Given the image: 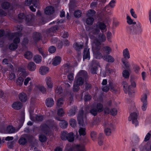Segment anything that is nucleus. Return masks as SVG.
<instances>
[{"mask_svg":"<svg viewBox=\"0 0 151 151\" xmlns=\"http://www.w3.org/2000/svg\"><path fill=\"white\" fill-rule=\"evenodd\" d=\"M121 60L126 68L128 69H129L130 66V64L129 62L127 61H126V60L124 58H122Z\"/></svg>","mask_w":151,"mask_h":151,"instance_id":"a19ab883","label":"nucleus"},{"mask_svg":"<svg viewBox=\"0 0 151 151\" xmlns=\"http://www.w3.org/2000/svg\"><path fill=\"white\" fill-rule=\"evenodd\" d=\"M98 26L99 28L101 29V31L102 32V31L104 30L106 27V26L105 24L102 22H99L98 24H96Z\"/></svg>","mask_w":151,"mask_h":151,"instance_id":"f704fd0d","label":"nucleus"},{"mask_svg":"<svg viewBox=\"0 0 151 151\" xmlns=\"http://www.w3.org/2000/svg\"><path fill=\"white\" fill-rule=\"evenodd\" d=\"M81 14L82 12L81 11L79 10H77L75 11L74 14V15L76 17L79 18L81 16Z\"/></svg>","mask_w":151,"mask_h":151,"instance_id":"603ef678","label":"nucleus"},{"mask_svg":"<svg viewBox=\"0 0 151 151\" xmlns=\"http://www.w3.org/2000/svg\"><path fill=\"white\" fill-rule=\"evenodd\" d=\"M34 16L33 14L26 15L25 20L27 22H32L34 19Z\"/></svg>","mask_w":151,"mask_h":151,"instance_id":"2f4dec72","label":"nucleus"},{"mask_svg":"<svg viewBox=\"0 0 151 151\" xmlns=\"http://www.w3.org/2000/svg\"><path fill=\"white\" fill-rule=\"evenodd\" d=\"M63 98L59 99L57 101V105L58 106H61L63 104Z\"/></svg>","mask_w":151,"mask_h":151,"instance_id":"680f3d73","label":"nucleus"},{"mask_svg":"<svg viewBox=\"0 0 151 151\" xmlns=\"http://www.w3.org/2000/svg\"><path fill=\"white\" fill-rule=\"evenodd\" d=\"M42 58L39 55H35L33 57V60L36 63H39L42 61Z\"/></svg>","mask_w":151,"mask_h":151,"instance_id":"473e14b6","label":"nucleus"},{"mask_svg":"<svg viewBox=\"0 0 151 151\" xmlns=\"http://www.w3.org/2000/svg\"><path fill=\"white\" fill-rule=\"evenodd\" d=\"M112 50L111 48L109 46H104L102 49V52L104 54H109Z\"/></svg>","mask_w":151,"mask_h":151,"instance_id":"f3484780","label":"nucleus"},{"mask_svg":"<svg viewBox=\"0 0 151 151\" xmlns=\"http://www.w3.org/2000/svg\"><path fill=\"white\" fill-rule=\"evenodd\" d=\"M58 29V27L55 25L47 30L46 33L48 36H52L53 35L54 33L56 32V31Z\"/></svg>","mask_w":151,"mask_h":151,"instance_id":"6e6552de","label":"nucleus"},{"mask_svg":"<svg viewBox=\"0 0 151 151\" xmlns=\"http://www.w3.org/2000/svg\"><path fill=\"white\" fill-rule=\"evenodd\" d=\"M85 87L86 91H87L91 88V85L88 82H86L85 84Z\"/></svg>","mask_w":151,"mask_h":151,"instance_id":"052dcab7","label":"nucleus"},{"mask_svg":"<svg viewBox=\"0 0 151 151\" xmlns=\"http://www.w3.org/2000/svg\"><path fill=\"white\" fill-rule=\"evenodd\" d=\"M68 132L66 131H63L61 132V139L64 140H67Z\"/></svg>","mask_w":151,"mask_h":151,"instance_id":"49530a36","label":"nucleus"},{"mask_svg":"<svg viewBox=\"0 0 151 151\" xmlns=\"http://www.w3.org/2000/svg\"><path fill=\"white\" fill-rule=\"evenodd\" d=\"M69 123L70 125L72 127H75L76 126V120L74 119H70L69 120Z\"/></svg>","mask_w":151,"mask_h":151,"instance_id":"3c124183","label":"nucleus"},{"mask_svg":"<svg viewBox=\"0 0 151 151\" xmlns=\"http://www.w3.org/2000/svg\"><path fill=\"white\" fill-rule=\"evenodd\" d=\"M91 32L92 34L96 35L99 34L100 32V29L96 24L94 25L91 29Z\"/></svg>","mask_w":151,"mask_h":151,"instance_id":"4468645a","label":"nucleus"},{"mask_svg":"<svg viewBox=\"0 0 151 151\" xmlns=\"http://www.w3.org/2000/svg\"><path fill=\"white\" fill-rule=\"evenodd\" d=\"M77 76H78L80 77H82L83 78V79H84L85 80L88 78L87 72L86 71L83 70L80 71L78 73Z\"/></svg>","mask_w":151,"mask_h":151,"instance_id":"2eb2a0df","label":"nucleus"},{"mask_svg":"<svg viewBox=\"0 0 151 151\" xmlns=\"http://www.w3.org/2000/svg\"><path fill=\"white\" fill-rule=\"evenodd\" d=\"M49 70V69L48 67L43 66L40 68L39 72L41 75H44L48 73Z\"/></svg>","mask_w":151,"mask_h":151,"instance_id":"4be33fe9","label":"nucleus"},{"mask_svg":"<svg viewBox=\"0 0 151 151\" xmlns=\"http://www.w3.org/2000/svg\"><path fill=\"white\" fill-rule=\"evenodd\" d=\"M36 120L37 121L40 122L43 119V116L42 115H36L35 116Z\"/></svg>","mask_w":151,"mask_h":151,"instance_id":"e2e57ef3","label":"nucleus"},{"mask_svg":"<svg viewBox=\"0 0 151 151\" xmlns=\"http://www.w3.org/2000/svg\"><path fill=\"white\" fill-rule=\"evenodd\" d=\"M94 21V19L91 17H88L87 18L86 21V23L88 25H92Z\"/></svg>","mask_w":151,"mask_h":151,"instance_id":"09e8293b","label":"nucleus"},{"mask_svg":"<svg viewBox=\"0 0 151 151\" xmlns=\"http://www.w3.org/2000/svg\"><path fill=\"white\" fill-rule=\"evenodd\" d=\"M141 24L139 22L136 25H133L127 27L128 32L130 35H137L140 34L142 32Z\"/></svg>","mask_w":151,"mask_h":151,"instance_id":"f257e3e1","label":"nucleus"},{"mask_svg":"<svg viewBox=\"0 0 151 151\" xmlns=\"http://www.w3.org/2000/svg\"><path fill=\"white\" fill-rule=\"evenodd\" d=\"M67 139L69 142H71L74 140V136L73 133L70 132L68 133L67 137Z\"/></svg>","mask_w":151,"mask_h":151,"instance_id":"72a5a7b5","label":"nucleus"},{"mask_svg":"<svg viewBox=\"0 0 151 151\" xmlns=\"http://www.w3.org/2000/svg\"><path fill=\"white\" fill-rule=\"evenodd\" d=\"M27 68L30 71H34L36 68V65L33 62H30L28 64Z\"/></svg>","mask_w":151,"mask_h":151,"instance_id":"393cba45","label":"nucleus"},{"mask_svg":"<svg viewBox=\"0 0 151 151\" xmlns=\"http://www.w3.org/2000/svg\"><path fill=\"white\" fill-rule=\"evenodd\" d=\"M33 55L32 53L29 51L26 52L24 54V56L25 58L28 60L31 59L32 58Z\"/></svg>","mask_w":151,"mask_h":151,"instance_id":"c9c22d12","label":"nucleus"},{"mask_svg":"<svg viewBox=\"0 0 151 151\" xmlns=\"http://www.w3.org/2000/svg\"><path fill=\"white\" fill-rule=\"evenodd\" d=\"M33 38L34 41L37 42L41 39L42 37L40 33L35 32L33 34Z\"/></svg>","mask_w":151,"mask_h":151,"instance_id":"412c9836","label":"nucleus"},{"mask_svg":"<svg viewBox=\"0 0 151 151\" xmlns=\"http://www.w3.org/2000/svg\"><path fill=\"white\" fill-rule=\"evenodd\" d=\"M54 9L52 6H48L47 7L45 11V14L47 15H50L53 14L54 12Z\"/></svg>","mask_w":151,"mask_h":151,"instance_id":"b1692460","label":"nucleus"},{"mask_svg":"<svg viewBox=\"0 0 151 151\" xmlns=\"http://www.w3.org/2000/svg\"><path fill=\"white\" fill-rule=\"evenodd\" d=\"M83 60L87 59L89 60L90 59V53L89 49L88 48H85L83 52Z\"/></svg>","mask_w":151,"mask_h":151,"instance_id":"9b49d317","label":"nucleus"},{"mask_svg":"<svg viewBox=\"0 0 151 151\" xmlns=\"http://www.w3.org/2000/svg\"><path fill=\"white\" fill-rule=\"evenodd\" d=\"M96 13V12L93 10L90 9L86 13V16L88 17H91L94 16Z\"/></svg>","mask_w":151,"mask_h":151,"instance_id":"37998d69","label":"nucleus"},{"mask_svg":"<svg viewBox=\"0 0 151 151\" xmlns=\"http://www.w3.org/2000/svg\"><path fill=\"white\" fill-rule=\"evenodd\" d=\"M95 107L99 112H101L104 110L103 106L102 104L100 103L97 104Z\"/></svg>","mask_w":151,"mask_h":151,"instance_id":"e433bc0d","label":"nucleus"},{"mask_svg":"<svg viewBox=\"0 0 151 151\" xmlns=\"http://www.w3.org/2000/svg\"><path fill=\"white\" fill-rule=\"evenodd\" d=\"M93 43L95 44V49L97 51L99 50L101 48V43L97 41L95 42L93 41Z\"/></svg>","mask_w":151,"mask_h":151,"instance_id":"4c0bfd02","label":"nucleus"},{"mask_svg":"<svg viewBox=\"0 0 151 151\" xmlns=\"http://www.w3.org/2000/svg\"><path fill=\"white\" fill-rule=\"evenodd\" d=\"M78 132L80 136H84L86 134V129L84 128L80 127Z\"/></svg>","mask_w":151,"mask_h":151,"instance_id":"8fccbe9b","label":"nucleus"},{"mask_svg":"<svg viewBox=\"0 0 151 151\" xmlns=\"http://www.w3.org/2000/svg\"><path fill=\"white\" fill-rule=\"evenodd\" d=\"M75 81L76 83L79 85L81 86L83 84L84 79L81 77H80L77 76L76 78Z\"/></svg>","mask_w":151,"mask_h":151,"instance_id":"bb28decb","label":"nucleus"},{"mask_svg":"<svg viewBox=\"0 0 151 151\" xmlns=\"http://www.w3.org/2000/svg\"><path fill=\"white\" fill-rule=\"evenodd\" d=\"M77 107L75 106H73L70 109L68 113V114L69 116H71L75 115L76 112L77 111Z\"/></svg>","mask_w":151,"mask_h":151,"instance_id":"aec40b11","label":"nucleus"},{"mask_svg":"<svg viewBox=\"0 0 151 151\" xmlns=\"http://www.w3.org/2000/svg\"><path fill=\"white\" fill-rule=\"evenodd\" d=\"M122 74L123 77L126 78H127L129 77V73L127 70H124L122 73Z\"/></svg>","mask_w":151,"mask_h":151,"instance_id":"de8ad7c7","label":"nucleus"},{"mask_svg":"<svg viewBox=\"0 0 151 151\" xmlns=\"http://www.w3.org/2000/svg\"><path fill=\"white\" fill-rule=\"evenodd\" d=\"M91 137L92 138V139L93 140H94L95 139L96 136H97V133L96 132L93 131L91 132Z\"/></svg>","mask_w":151,"mask_h":151,"instance_id":"69168bd1","label":"nucleus"},{"mask_svg":"<svg viewBox=\"0 0 151 151\" xmlns=\"http://www.w3.org/2000/svg\"><path fill=\"white\" fill-rule=\"evenodd\" d=\"M137 113L133 112L130 114L128 119L129 121L132 120V124H134L135 127L138 125V122L137 120Z\"/></svg>","mask_w":151,"mask_h":151,"instance_id":"39448f33","label":"nucleus"},{"mask_svg":"<svg viewBox=\"0 0 151 151\" xmlns=\"http://www.w3.org/2000/svg\"><path fill=\"white\" fill-rule=\"evenodd\" d=\"M134 72L137 74H138L140 70L139 67L137 65H134L133 67Z\"/></svg>","mask_w":151,"mask_h":151,"instance_id":"864d4df0","label":"nucleus"},{"mask_svg":"<svg viewBox=\"0 0 151 151\" xmlns=\"http://www.w3.org/2000/svg\"><path fill=\"white\" fill-rule=\"evenodd\" d=\"M22 105L21 102L17 101L14 102L12 105V107L15 109L19 110L21 108Z\"/></svg>","mask_w":151,"mask_h":151,"instance_id":"a211bd4d","label":"nucleus"},{"mask_svg":"<svg viewBox=\"0 0 151 151\" xmlns=\"http://www.w3.org/2000/svg\"><path fill=\"white\" fill-rule=\"evenodd\" d=\"M18 47V45L14 43H12L9 46V49L12 50H14L16 49Z\"/></svg>","mask_w":151,"mask_h":151,"instance_id":"5fc2aeb1","label":"nucleus"},{"mask_svg":"<svg viewBox=\"0 0 151 151\" xmlns=\"http://www.w3.org/2000/svg\"><path fill=\"white\" fill-rule=\"evenodd\" d=\"M39 139L41 142H43L46 140L47 138L46 137L45 135L41 134L39 136Z\"/></svg>","mask_w":151,"mask_h":151,"instance_id":"13d9d810","label":"nucleus"},{"mask_svg":"<svg viewBox=\"0 0 151 151\" xmlns=\"http://www.w3.org/2000/svg\"><path fill=\"white\" fill-rule=\"evenodd\" d=\"M83 46V45L78 43H75L73 45L75 49L78 51H80L82 49Z\"/></svg>","mask_w":151,"mask_h":151,"instance_id":"7c9ffc66","label":"nucleus"},{"mask_svg":"<svg viewBox=\"0 0 151 151\" xmlns=\"http://www.w3.org/2000/svg\"><path fill=\"white\" fill-rule=\"evenodd\" d=\"M17 131V130L16 131L15 128L12 126L9 125L6 128V131L9 134L14 133Z\"/></svg>","mask_w":151,"mask_h":151,"instance_id":"c756f323","label":"nucleus"},{"mask_svg":"<svg viewBox=\"0 0 151 151\" xmlns=\"http://www.w3.org/2000/svg\"><path fill=\"white\" fill-rule=\"evenodd\" d=\"M85 146L82 145H76L74 149V151H85Z\"/></svg>","mask_w":151,"mask_h":151,"instance_id":"cd10ccee","label":"nucleus"},{"mask_svg":"<svg viewBox=\"0 0 151 151\" xmlns=\"http://www.w3.org/2000/svg\"><path fill=\"white\" fill-rule=\"evenodd\" d=\"M123 55L125 60L128 59L130 58V53L127 48L124 49L123 51Z\"/></svg>","mask_w":151,"mask_h":151,"instance_id":"5701e85b","label":"nucleus"},{"mask_svg":"<svg viewBox=\"0 0 151 151\" xmlns=\"http://www.w3.org/2000/svg\"><path fill=\"white\" fill-rule=\"evenodd\" d=\"M45 81L47 86V88H52L53 87V83L51 78L49 77H46Z\"/></svg>","mask_w":151,"mask_h":151,"instance_id":"dca6fc26","label":"nucleus"},{"mask_svg":"<svg viewBox=\"0 0 151 151\" xmlns=\"http://www.w3.org/2000/svg\"><path fill=\"white\" fill-rule=\"evenodd\" d=\"M123 85L124 92L126 93H128L130 97H132L133 93H134V92L131 86H128L127 83L125 81L123 82Z\"/></svg>","mask_w":151,"mask_h":151,"instance_id":"7ed1b4c3","label":"nucleus"},{"mask_svg":"<svg viewBox=\"0 0 151 151\" xmlns=\"http://www.w3.org/2000/svg\"><path fill=\"white\" fill-rule=\"evenodd\" d=\"M41 128L42 131L44 133L47 135H49L51 133V131L49 127L45 124L41 126Z\"/></svg>","mask_w":151,"mask_h":151,"instance_id":"1a4fd4ad","label":"nucleus"},{"mask_svg":"<svg viewBox=\"0 0 151 151\" xmlns=\"http://www.w3.org/2000/svg\"><path fill=\"white\" fill-rule=\"evenodd\" d=\"M10 6V4L9 2L5 1L3 2L1 4L2 8L4 9H7Z\"/></svg>","mask_w":151,"mask_h":151,"instance_id":"79ce46f5","label":"nucleus"},{"mask_svg":"<svg viewBox=\"0 0 151 151\" xmlns=\"http://www.w3.org/2000/svg\"><path fill=\"white\" fill-rule=\"evenodd\" d=\"M65 67L64 71L66 72H68L69 71L70 67L68 64H66L64 65Z\"/></svg>","mask_w":151,"mask_h":151,"instance_id":"774afa93","label":"nucleus"},{"mask_svg":"<svg viewBox=\"0 0 151 151\" xmlns=\"http://www.w3.org/2000/svg\"><path fill=\"white\" fill-rule=\"evenodd\" d=\"M68 123L65 120H63L60 123V127L63 128H65L67 127Z\"/></svg>","mask_w":151,"mask_h":151,"instance_id":"a18cd8bd","label":"nucleus"},{"mask_svg":"<svg viewBox=\"0 0 151 151\" xmlns=\"http://www.w3.org/2000/svg\"><path fill=\"white\" fill-rule=\"evenodd\" d=\"M103 60L108 62L112 63L115 61L114 58L111 55L104 54Z\"/></svg>","mask_w":151,"mask_h":151,"instance_id":"9d476101","label":"nucleus"},{"mask_svg":"<svg viewBox=\"0 0 151 151\" xmlns=\"http://www.w3.org/2000/svg\"><path fill=\"white\" fill-rule=\"evenodd\" d=\"M45 104L47 107H51L54 105V101L52 98H48L46 99Z\"/></svg>","mask_w":151,"mask_h":151,"instance_id":"ddd939ff","label":"nucleus"},{"mask_svg":"<svg viewBox=\"0 0 151 151\" xmlns=\"http://www.w3.org/2000/svg\"><path fill=\"white\" fill-rule=\"evenodd\" d=\"M61 60V58L60 57H55L52 59V64L54 66H56L60 63Z\"/></svg>","mask_w":151,"mask_h":151,"instance_id":"a878e982","label":"nucleus"},{"mask_svg":"<svg viewBox=\"0 0 151 151\" xmlns=\"http://www.w3.org/2000/svg\"><path fill=\"white\" fill-rule=\"evenodd\" d=\"M14 35L16 36L15 38L13 40L14 43L17 45L20 42L19 38L22 37V34L20 32H16L14 33Z\"/></svg>","mask_w":151,"mask_h":151,"instance_id":"f8f14e48","label":"nucleus"},{"mask_svg":"<svg viewBox=\"0 0 151 151\" xmlns=\"http://www.w3.org/2000/svg\"><path fill=\"white\" fill-rule=\"evenodd\" d=\"M19 100L23 102H25L27 100V97L26 94L22 92L19 94Z\"/></svg>","mask_w":151,"mask_h":151,"instance_id":"6ab92c4d","label":"nucleus"},{"mask_svg":"<svg viewBox=\"0 0 151 151\" xmlns=\"http://www.w3.org/2000/svg\"><path fill=\"white\" fill-rule=\"evenodd\" d=\"M18 142L20 145H24L27 143V140L25 138L22 137L19 139Z\"/></svg>","mask_w":151,"mask_h":151,"instance_id":"ea45409f","label":"nucleus"},{"mask_svg":"<svg viewBox=\"0 0 151 151\" xmlns=\"http://www.w3.org/2000/svg\"><path fill=\"white\" fill-rule=\"evenodd\" d=\"M26 14L25 13L20 12L18 15V18L19 21L25 19Z\"/></svg>","mask_w":151,"mask_h":151,"instance_id":"58836bf2","label":"nucleus"},{"mask_svg":"<svg viewBox=\"0 0 151 151\" xmlns=\"http://www.w3.org/2000/svg\"><path fill=\"white\" fill-rule=\"evenodd\" d=\"M90 112L93 115L95 116L97 114L99 111L95 107V108L91 109L90 111Z\"/></svg>","mask_w":151,"mask_h":151,"instance_id":"6e6d98bb","label":"nucleus"},{"mask_svg":"<svg viewBox=\"0 0 151 151\" xmlns=\"http://www.w3.org/2000/svg\"><path fill=\"white\" fill-rule=\"evenodd\" d=\"M141 100L143 103L142 106V109L143 111H145L147 108V96L146 94H145L142 96Z\"/></svg>","mask_w":151,"mask_h":151,"instance_id":"0eeeda50","label":"nucleus"},{"mask_svg":"<svg viewBox=\"0 0 151 151\" xmlns=\"http://www.w3.org/2000/svg\"><path fill=\"white\" fill-rule=\"evenodd\" d=\"M83 110H80L78 114L77 120L80 127H83L84 125L83 120Z\"/></svg>","mask_w":151,"mask_h":151,"instance_id":"423d86ee","label":"nucleus"},{"mask_svg":"<svg viewBox=\"0 0 151 151\" xmlns=\"http://www.w3.org/2000/svg\"><path fill=\"white\" fill-rule=\"evenodd\" d=\"M127 22L129 24H133V25H134L136 24V22H133L130 17L128 15H127Z\"/></svg>","mask_w":151,"mask_h":151,"instance_id":"c03bdc74","label":"nucleus"},{"mask_svg":"<svg viewBox=\"0 0 151 151\" xmlns=\"http://www.w3.org/2000/svg\"><path fill=\"white\" fill-rule=\"evenodd\" d=\"M65 112L63 109L62 108H60L58 109L57 111L58 115L60 116H63Z\"/></svg>","mask_w":151,"mask_h":151,"instance_id":"4d7b16f0","label":"nucleus"},{"mask_svg":"<svg viewBox=\"0 0 151 151\" xmlns=\"http://www.w3.org/2000/svg\"><path fill=\"white\" fill-rule=\"evenodd\" d=\"M24 80V79L22 77H19L17 81V84L18 85H19L20 86L22 85V84Z\"/></svg>","mask_w":151,"mask_h":151,"instance_id":"bf43d9fd","label":"nucleus"},{"mask_svg":"<svg viewBox=\"0 0 151 151\" xmlns=\"http://www.w3.org/2000/svg\"><path fill=\"white\" fill-rule=\"evenodd\" d=\"M79 86L80 85L77 84H76V83H74L73 85V91H75V92L78 91L79 90L80 88V87H79Z\"/></svg>","mask_w":151,"mask_h":151,"instance_id":"0e129e2a","label":"nucleus"},{"mask_svg":"<svg viewBox=\"0 0 151 151\" xmlns=\"http://www.w3.org/2000/svg\"><path fill=\"white\" fill-rule=\"evenodd\" d=\"M90 37L91 39L93 40L94 41H98L101 43L104 42L106 40V36L103 33L99 34L98 35V39L93 35H91Z\"/></svg>","mask_w":151,"mask_h":151,"instance_id":"20e7f679","label":"nucleus"},{"mask_svg":"<svg viewBox=\"0 0 151 151\" xmlns=\"http://www.w3.org/2000/svg\"><path fill=\"white\" fill-rule=\"evenodd\" d=\"M93 55L94 57L96 59H100L103 58V59L104 55H103L99 51L94 52Z\"/></svg>","mask_w":151,"mask_h":151,"instance_id":"c85d7f7f","label":"nucleus"},{"mask_svg":"<svg viewBox=\"0 0 151 151\" xmlns=\"http://www.w3.org/2000/svg\"><path fill=\"white\" fill-rule=\"evenodd\" d=\"M56 51L55 47L54 46H51L48 49L49 52L51 53H53Z\"/></svg>","mask_w":151,"mask_h":151,"instance_id":"338daca9","label":"nucleus"},{"mask_svg":"<svg viewBox=\"0 0 151 151\" xmlns=\"http://www.w3.org/2000/svg\"><path fill=\"white\" fill-rule=\"evenodd\" d=\"M104 132L106 136H109L111 134V130L116 128V126L112 122L108 121H105L104 123Z\"/></svg>","mask_w":151,"mask_h":151,"instance_id":"f03ea898","label":"nucleus"}]
</instances>
